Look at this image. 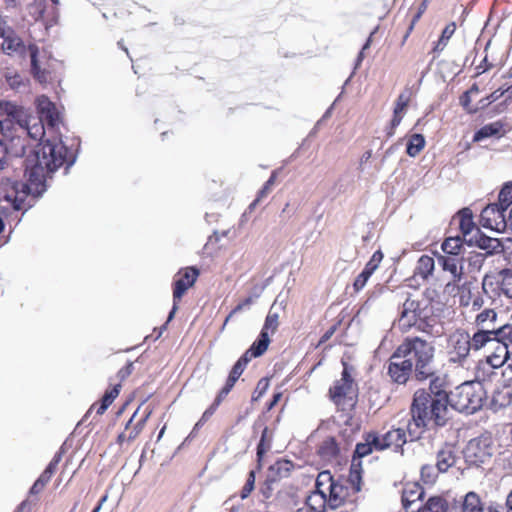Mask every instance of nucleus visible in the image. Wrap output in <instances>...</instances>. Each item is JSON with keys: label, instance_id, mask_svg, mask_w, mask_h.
<instances>
[{"label": "nucleus", "instance_id": "24", "mask_svg": "<svg viewBox=\"0 0 512 512\" xmlns=\"http://www.w3.org/2000/svg\"><path fill=\"white\" fill-rule=\"evenodd\" d=\"M382 259H383V253L380 250H377L373 253L371 259L365 265L364 269L356 277V279L353 283V287H354L355 291L358 292L365 287L368 279L371 277L373 272L378 268Z\"/></svg>", "mask_w": 512, "mask_h": 512}, {"label": "nucleus", "instance_id": "4", "mask_svg": "<svg viewBox=\"0 0 512 512\" xmlns=\"http://www.w3.org/2000/svg\"><path fill=\"white\" fill-rule=\"evenodd\" d=\"M403 358L411 362L414 369V379L418 382L427 381L433 376L437 367L435 359V347L432 342L420 337H407L398 346Z\"/></svg>", "mask_w": 512, "mask_h": 512}, {"label": "nucleus", "instance_id": "2", "mask_svg": "<svg viewBox=\"0 0 512 512\" xmlns=\"http://www.w3.org/2000/svg\"><path fill=\"white\" fill-rule=\"evenodd\" d=\"M46 129V125L38 117L24 116L21 108L17 110L15 116H10L9 118H3L0 120V132L2 136L6 140L16 141L13 150L16 155H24L27 146L26 138L29 137L35 141H41L31 156L35 155L43 144L50 142L64 145L68 152H72L75 158L77 157V149L74 148V143H72L71 146H68L61 139H48L46 141H42L46 133Z\"/></svg>", "mask_w": 512, "mask_h": 512}, {"label": "nucleus", "instance_id": "25", "mask_svg": "<svg viewBox=\"0 0 512 512\" xmlns=\"http://www.w3.org/2000/svg\"><path fill=\"white\" fill-rule=\"evenodd\" d=\"M379 446V435L377 433H368L365 437V442L358 443L355 448L353 462L357 458H363L369 455L374 449L380 450Z\"/></svg>", "mask_w": 512, "mask_h": 512}, {"label": "nucleus", "instance_id": "28", "mask_svg": "<svg viewBox=\"0 0 512 512\" xmlns=\"http://www.w3.org/2000/svg\"><path fill=\"white\" fill-rule=\"evenodd\" d=\"M309 512L330 511L326 502V490L315 489L306 499Z\"/></svg>", "mask_w": 512, "mask_h": 512}, {"label": "nucleus", "instance_id": "34", "mask_svg": "<svg viewBox=\"0 0 512 512\" xmlns=\"http://www.w3.org/2000/svg\"><path fill=\"white\" fill-rule=\"evenodd\" d=\"M498 289L507 298H512V270L503 269L499 273Z\"/></svg>", "mask_w": 512, "mask_h": 512}, {"label": "nucleus", "instance_id": "31", "mask_svg": "<svg viewBox=\"0 0 512 512\" xmlns=\"http://www.w3.org/2000/svg\"><path fill=\"white\" fill-rule=\"evenodd\" d=\"M15 142L13 140H6L3 137V140H0V170L5 169L10 162L12 157H22L23 155H16L13 150L15 147Z\"/></svg>", "mask_w": 512, "mask_h": 512}, {"label": "nucleus", "instance_id": "14", "mask_svg": "<svg viewBox=\"0 0 512 512\" xmlns=\"http://www.w3.org/2000/svg\"><path fill=\"white\" fill-rule=\"evenodd\" d=\"M461 512H503V507L496 502H483L477 493L471 491L463 499Z\"/></svg>", "mask_w": 512, "mask_h": 512}, {"label": "nucleus", "instance_id": "41", "mask_svg": "<svg viewBox=\"0 0 512 512\" xmlns=\"http://www.w3.org/2000/svg\"><path fill=\"white\" fill-rule=\"evenodd\" d=\"M274 305L270 308V311L268 315L266 316L263 328L261 332H265L267 334L271 333L274 334L278 328L279 325V315L277 312L273 311Z\"/></svg>", "mask_w": 512, "mask_h": 512}, {"label": "nucleus", "instance_id": "60", "mask_svg": "<svg viewBox=\"0 0 512 512\" xmlns=\"http://www.w3.org/2000/svg\"><path fill=\"white\" fill-rule=\"evenodd\" d=\"M426 7H427V1L424 0L422 2V4H421L420 8H419L418 13L414 16V18H413V20H412V22H411V24L409 26L408 32L405 35V38L408 37V34L412 31L415 23L419 20V18L421 17L422 13L425 11Z\"/></svg>", "mask_w": 512, "mask_h": 512}, {"label": "nucleus", "instance_id": "38", "mask_svg": "<svg viewBox=\"0 0 512 512\" xmlns=\"http://www.w3.org/2000/svg\"><path fill=\"white\" fill-rule=\"evenodd\" d=\"M455 30H456V24L454 22H451L448 25H446V27L442 31V34H441L438 42L434 46L433 50L435 52H441L447 45L449 39L455 33Z\"/></svg>", "mask_w": 512, "mask_h": 512}, {"label": "nucleus", "instance_id": "5", "mask_svg": "<svg viewBox=\"0 0 512 512\" xmlns=\"http://www.w3.org/2000/svg\"><path fill=\"white\" fill-rule=\"evenodd\" d=\"M2 51L12 57L24 58L30 57L31 73L40 83L47 81V72L42 70L38 64V47L33 43H26L20 35L13 29L9 28L2 36Z\"/></svg>", "mask_w": 512, "mask_h": 512}, {"label": "nucleus", "instance_id": "42", "mask_svg": "<svg viewBox=\"0 0 512 512\" xmlns=\"http://www.w3.org/2000/svg\"><path fill=\"white\" fill-rule=\"evenodd\" d=\"M499 205L506 211L512 204V184H506L499 193Z\"/></svg>", "mask_w": 512, "mask_h": 512}, {"label": "nucleus", "instance_id": "15", "mask_svg": "<svg viewBox=\"0 0 512 512\" xmlns=\"http://www.w3.org/2000/svg\"><path fill=\"white\" fill-rule=\"evenodd\" d=\"M424 489L418 483H407L402 492V505L406 512H420Z\"/></svg>", "mask_w": 512, "mask_h": 512}, {"label": "nucleus", "instance_id": "27", "mask_svg": "<svg viewBox=\"0 0 512 512\" xmlns=\"http://www.w3.org/2000/svg\"><path fill=\"white\" fill-rule=\"evenodd\" d=\"M495 289L493 287V282L488 280L487 277L483 279L482 282V292L472 293L469 291V295L471 298V307L473 311L480 310L485 305L484 296L491 298L490 292H493Z\"/></svg>", "mask_w": 512, "mask_h": 512}, {"label": "nucleus", "instance_id": "19", "mask_svg": "<svg viewBox=\"0 0 512 512\" xmlns=\"http://www.w3.org/2000/svg\"><path fill=\"white\" fill-rule=\"evenodd\" d=\"M199 271L194 267H188L184 269L183 273L174 280L173 300L178 301L185 294L187 289L192 286L197 277Z\"/></svg>", "mask_w": 512, "mask_h": 512}, {"label": "nucleus", "instance_id": "35", "mask_svg": "<svg viewBox=\"0 0 512 512\" xmlns=\"http://www.w3.org/2000/svg\"><path fill=\"white\" fill-rule=\"evenodd\" d=\"M463 240L460 236L446 238L441 245L444 255H461Z\"/></svg>", "mask_w": 512, "mask_h": 512}, {"label": "nucleus", "instance_id": "6", "mask_svg": "<svg viewBox=\"0 0 512 512\" xmlns=\"http://www.w3.org/2000/svg\"><path fill=\"white\" fill-rule=\"evenodd\" d=\"M486 399V391L479 381L464 382L450 392L449 405L465 414L480 410Z\"/></svg>", "mask_w": 512, "mask_h": 512}, {"label": "nucleus", "instance_id": "37", "mask_svg": "<svg viewBox=\"0 0 512 512\" xmlns=\"http://www.w3.org/2000/svg\"><path fill=\"white\" fill-rule=\"evenodd\" d=\"M425 146V139L421 134H413L408 143L406 152L409 156L415 157Z\"/></svg>", "mask_w": 512, "mask_h": 512}, {"label": "nucleus", "instance_id": "54", "mask_svg": "<svg viewBox=\"0 0 512 512\" xmlns=\"http://www.w3.org/2000/svg\"><path fill=\"white\" fill-rule=\"evenodd\" d=\"M470 103H471L470 92H464L463 95L460 97V104L463 106V108L468 113H475L478 110V108H472L470 106Z\"/></svg>", "mask_w": 512, "mask_h": 512}, {"label": "nucleus", "instance_id": "62", "mask_svg": "<svg viewBox=\"0 0 512 512\" xmlns=\"http://www.w3.org/2000/svg\"><path fill=\"white\" fill-rule=\"evenodd\" d=\"M370 36H372V34ZM370 43H371V37H369L367 39V41L365 42V44L362 47V50L359 52V55L356 60V68L361 64V62L364 58V51L370 47Z\"/></svg>", "mask_w": 512, "mask_h": 512}, {"label": "nucleus", "instance_id": "63", "mask_svg": "<svg viewBox=\"0 0 512 512\" xmlns=\"http://www.w3.org/2000/svg\"><path fill=\"white\" fill-rule=\"evenodd\" d=\"M245 368L242 367V364L240 363H235L230 371V374L239 378L242 373L244 372Z\"/></svg>", "mask_w": 512, "mask_h": 512}, {"label": "nucleus", "instance_id": "57", "mask_svg": "<svg viewBox=\"0 0 512 512\" xmlns=\"http://www.w3.org/2000/svg\"><path fill=\"white\" fill-rule=\"evenodd\" d=\"M289 466V461L277 462L274 466L271 467V471H276L277 473H281L283 471L284 474L282 476H287L290 470Z\"/></svg>", "mask_w": 512, "mask_h": 512}, {"label": "nucleus", "instance_id": "52", "mask_svg": "<svg viewBox=\"0 0 512 512\" xmlns=\"http://www.w3.org/2000/svg\"><path fill=\"white\" fill-rule=\"evenodd\" d=\"M408 102H409V96L405 93L400 94L397 98V101H396V104L394 107V112L404 113V111L408 105Z\"/></svg>", "mask_w": 512, "mask_h": 512}, {"label": "nucleus", "instance_id": "10", "mask_svg": "<svg viewBox=\"0 0 512 512\" xmlns=\"http://www.w3.org/2000/svg\"><path fill=\"white\" fill-rule=\"evenodd\" d=\"M387 373L391 380L397 384H406L410 378L414 379V369L407 358H403L400 348L397 347L387 363Z\"/></svg>", "mask_w": 512, "mask_h": 512}, {"label": "nucleus", "instance_id": "45", "mask_svg": "<svg viewBox=\"0 0 512 512\" xmlns=\"http://www.w3.org/2000/svg\"><path fill=\"white\" fill-rule=\"evenodd\" d=\"M19 107L14 103L0 99V116L5 115L4 118L15 116Z\"/></svg>", "mask_w": 512, "mask_h": 512}, {"label": "nucleus", "instance_id": "12", "mask_svg": "<svg viewBox=\"0 0 512 512\" xmlns=\"http://www.w3.org/2000/svg\"><path fill=\"white\" fill-rule=\"evenodd\" d=\"M427 380H429V388L427 391L431 394V398L436 400L437 410H439V406L442 405V402L449 405L450 394L447 392L448 382L446 375L440 374L436 367L433 371V376L428 377Z\"/></svg>", "mask_w": 512, "mask_h": 512}, {"label": "nucleus", "instance_id": "30", "mask_svg": "<svg viewBox=\"0 0 512 512\" xmlns=\"http://www.w3.org/2000/svg\"><path fill=\"white\" fill-rule=\"evenodd\" d=\"M459 227L463 235V239L466 243L467 239L476 232V229H479L474 224L472 213L469 211V209H464L461 211Z\"/></svg>", "mask_w": 512, "mask_h": 512}, {"label": "nucleus", "instance_id": "43", "mask_svg": "<svg viewBox=\"0 0 512 512\" xmlns=\"http://www.w3.org/2000/svg\"><path fill=\"white\" fill-rule=\"evenodd\" d=\"M331 483H338L335 481L329 471H322L318 474L316 479V489L326 490Z\"/></svg>", "mask_w": 512, "mask_h": 512}, {"label": "nucleus", "instance_id": "39", "mask_svg": "<svg viewBox=\"0 0 512 512\" xmlns=\"http://www.w3.org/2000/svg\"><path fill=\"white\" fill-rule=\"evenodd\" d=\"M269 343V334L265 332H260L258 339L253 342V344L250 347V350L254 352V355H257L259 357L267 350Z\"/></svg>", "mask_w": 512, "mask_h": 512}, {"label": "nucleus", "instance_id": "46", "mask_svg": "<svg viewBox=\"0 0 512 512\" xmlns=\"http://www.w3.org/2000/svg\"><path fill=\"white\" fill-rule=\"evenodd\" d=\"M277 483V479L274 476H268L260 488V492L265 499H269L272 496L274 485Z\"/></svg>", "mask_w": 512, "mask_h": 512}, {"label": "nucleus", "instance_id": "1", "mask_svg": "<svg viewBox=\"0 0 512 512\" xmlns=\"http://www.w3.org/2000/svg\"><path fill=\"white\" fill-rule=\"evenodd\" d=\"M75 163V156L64 145L45 143L33 156L25 160L26 181L6 179L0 187V202L4 201L13 210H27L32 203L26 202L28 196L38 198L46 190V177L58 168L66 165L68 170Z\"/></svg>", "mask_w": 512, "mask_h": 512}, {"label": "nucleus", "instance_id": "9", "mask_svg": "<svg viewBox=\"0 0 512 512\" xmlns=\"http://www.w3.org/2000/svg\"><path fill=\"white\" fill-rule=\"evenodd\" d=\"M449 361L456 364H463L470 353L471 338L467 331L458 329L451 333L447 341Z\"/></svg>", "mask_w": 512, "mask_h": 512}, {"label": "nucleus", "instance_id": "59", "mask_svg": "<svg viewBox=\"0 0 512 512\" xmlns=\"http://www.w3.org/2000/svg\"><path fill=\"white\" fill-rule=\"evenodd\" d=\"M133 369H134L133 363L132 362L127 363V365L125 367L121 368L118 371V373H117L118 378L121 381L125 380L129 375L132 374Z\"/></svg>", "mask_w": 512, "mask_h": 512}, {"label": "nucleus", "instance_id": "32", "mask_svg": "<svg viewBox=\"0 0 512 512\" xmlns=\"http://www.w3.org/2000/svg\"><path fill=\"white\" fill-rule=\"evenodd\" d=\"M503 128V124L500 121L486 124L477 130L473 136L474 142H480L486 138L499 135Z\"/></svg>", "mask_w": 512, "mask_h": 512}, {"label": "nucleus", "instance_id": "58", "mask_svg": "<svg viewBox=\"0 0 512 512\" xmlns=\"http://www.w3.org/2000/svg\"><path fill=\"white\" fill-rule=\"evenodd\" d=\"M459 282L451 277V280L445 284L444 292L448 294H456L459 291Z\"/></svg>", "mask_w": 512, "mask_h": 512}, {"label": "nucleus", "instance_id": "56", "mask_svg": "<svg viewBox=\"0 0 512 512\" xmlns=\"http://www.w3.org/2000/svg\"><path fill=\"white\" fill-rule=\"evenodd\" d=\"M254 299L252 297H247L246 299H244L242 302H240L230 313V315L228 316V318L226 319V321L233 315V314H236L240 311H242L243 309L245 308H248L252 303H253Z\"/></svg>", "mask_w": 512, "mask_h": 512}, {"label": "nucleus", "instance_id": "8", "mask_svg": "<svg viewBox=\"0 0 512 512\" xmlns=\"http://www.w3.org/2000/svg\"><path fill=\"white\" fill-rule=\"evenodd\" d=\"M463 453L467 463L480 466L491 459L494 446L490 437L482 436L471 439Z\"/></svg>", "mask_w": 512, "mask_h": 512}, {"label": "nucleus", "instance_id": "64", "mask_svg": "<svg viewBox=\"0 0 512 512\" xmlns=\"http://www.w3.org/2000/svg\"><path fill=\"white\" fill-rule=\"evenodd\" d=\"M505 509H506V512H512V489L506 496Z\"/></svg>", "mask_w": 512, "mask_h": 512}, {"label": "nucleus", "instance_id": "47", "mask_svg": "<svg viewBox=\"0 0 512 512\" xmlns=\"http://www.w3.org/2000/svg\"><path fill=\"white\" fill-rule=\"evenodd\" d=\"M255 486V472L252 470L249 472L245 485L243 486L240 497L246 499L253 491Z\"/></svg>", "mask_w": 512, "mask_h": 512}, {"label": "nucleus", "instance_id": "18", "mask_svg": "<svg viewBox=\"0 0 512 512\" xmlns=\"http://www.w3.org/2000/svg\"><path fill=\"white\" fill-rule=\"evenodd\" d=\"M506 210L498 203L489 204L481 212V223L486 228L498 227L500 224L505 223Z\"/></svg>", "mask_w": 512, "mask_h": 512}, {"label": "nucleus", "instance_id": "26", "mask_svg": "<svg viewBox=\"0 0 512 512\" xmlns=\"http://www.w3.org/2000/svg\"><path fill=\"white\" fill-rule=\"evenodd\" d=\"M434 268V258L428 255H422L417 261L413 278L426 281L429 279L430 276L433 275Z\"/></svg>", "mask_w": 512, "mask_h": 512}, {"label": "nucleus", "instance_id": "29", "mask_svg": "<svg viewBox=\"0 0 512 512\" xmlns=\"http://www.w3.org/2000/svg\"><path fill=\"white\" fill-rule=\"evenodd\" d=\"M418 306H419V304L414 300H411L409 298H407L405 300V302L403 303L402 309L400 311V318H399V322L403 326L410 327L411 325H413L416 322V319L418 316L417 315Z\"/></svg>", "mask_w": 512, "mask_h": 512}, {"label": "nucleus", "instance_id": "3", "mask_svg": "<svg viewBox=\"0 0 512 512\" xmlns=\"http://www.w3.org/2000/svg\"><path fill=\"white\" fill-rule=\"evenodd\" d=\"M411 419L407 423V432L411 441L417 440L426 429L444 426L448 420V404L443 403L436 408V400L426 389L415 391L410 408Z\"/></svg>", "mask_w": 512, "mask_h": 512}, {"label": "nucleus", "instance_id": "20", "mask_svg": "<svg viewBox=\"0 0 512 512\" xmlns=\"http://www.w3.org/2000/svg\"><path fill=\"white\" fill-rule=\"evenodd\" d=\"M407 442L406 432L401 428L389 430L383 435H379V448L384 450L393 448L396 452H403L402 447Z\"/></svg>", "mask_w": 512, "mask_h": 512}, {"label": "nucleus", "instance_id": "53", "mask_svg": "<svg viewBox=\"0 0 512 512\" xmlns=\"http://www.w3.org/2000/svg\"><path fill=\"white\" fill-rule=\"evenodd\" d=\"M6 80L8 85L15 90L24 85L23 78L19 74L7 75Z\"/></svg>", "mask_w": 512, "mask_h": 512}, {"label": "nucleus", "instance_id": "23", "mask_svg": "<svg viewBox=\"0 0 512 512\" xmlns=\"http://www.w3.org/2000/svg\"><path fill=\"white\" fill-rule=\"evenodd\" d=\"M467 244L472 246L475 245L482 250H485L487 254H493L501 251L500 241L496 238H492L483 234L480 229H476V232L467 239Z\"/></svg>", "mask_w": 512, "mask_h": 512}, {"label": "nucleus", "instance_id": "40", "mask_svg": "<svg viewBox=\"0 0 512 512\" xmlns=\"http://www.w3.org/2000/svg\"><path fill=\"white\" fill-rule=\"evenodd\" d=\"M319 454L324 458H332L338 454L337 443L334 438H327L319 447Z\"/></svg>", "mask_w": 512, "mask_h": 512}, {"label": "nucleus", "instance_id": "21", "mask_svg": "<svg viewBox=\"0 0 512 512\" xmlns=\"http://www.w3.org/2000/svg\"><path fill=\"white\" fill-rule=\"evenodd\" d=\"M437 260L442 269L445 272H449L454 280H462L464 261L462 255H438Z\"/></svg>", "mask_w": 512, "mask_h": 512}, {"label": "nucleus", "instance_id": "13", "mask_svg": "<svg viewBox=\"0 0 512 512\" xmlns=\"http://www.w3.org/2000/svg\"><path fill=\"white\" fill-rule=\"evenodd\" d=\"M37 110L39 119L46 125L48 130H54L60 123V113L55 104L48 97L40 96L37 98Z\"/></svg>", "mask_w": 512, "mask_h": 512}, {"label": "nucleus", "instance_id": "51", "mask_svg": "<svg viewBox=\"0 0 512 512\" xmlns=\"http://www.w3.org/2000/svg\"><path fill=\"white\" fill-rule=\"evenodd\" d=\"M402 118H403V113H399V112H394L393 111V118L391 120L390 127L387 129V136L388 137H391V136L394 135L395 129L401 123Z\"/></svg>", "mask_w": 512, "mask_h": 512}, {"label": "nucleus", "instance_id": "49", "mask_svg": "<svg viewBox=\"0 0 512 512\" xmlns=\"http://www.w3.org/2000/svg\"><path fill=\"white\" fill-rule=\"evenodd\" d=\"M268 386L269 382L267 378L260 379L252 396V400L257 401L266 392Z\"/></svg>", "mask_w": 512, "mask_h": 512}, {"label": "nucleus", "instance_id": "7", "mask_svg": "<svg viewBox=\"0 0 512 512\" xmlns=\"http://www.w3.org/2000/svg\"><path fill=\"white\" fill-rule=\"evenodd\" d=\"M341 379L330 388V396L336 405H354L356 398V385L350 375L348 365L343 362Z\"/></svg>", "mask_w": 512, "mask_h": 512}, {"label": "nucleus", "instance_id": "22", "mask_svg": "<svg viewBox=\"0 0 512 512\" xmlns=\"http://www.w3.org/2000/svg\"><path fill=\"white\" fill-rule=\"evenodd\" d=\"M348 488L342 483H331L326 489V502L330 511H334L345 504Z\"/></svg>", "mask_w": 512, "mask_h": 512}, {"label": "nucleus", "instance_id": "50", "mask_svg": "<svg viewBox=\"0 0 512 512\" xmlns=\"http://www.w3.org/2000/svg\"><path fill=\"white\" fill-rule=\"evenodd\" d=\"M421 478L426 483H433L436 478V474L434 473V467L431 465H425L421 469Z\"/></svg>", "mask_w": 512, "mask_h": 512}, {"label": "nucleus", "instance_id": "36", "mask_svg": "<svg viewBox=\"0 0 512 512\" xmlns=\"http://www.w3.org/2000/svg\"><path fill=\"white\" fill-rule=\"evenodd\" d=\"M448 504L440 496L430 497L425 505H422L420 512H447Z\"/></svg>", "mask_w": 512, "mask_h": 512}, {"label": "nucleus", "instance_id": "17", "mask_svg": "<svg viewBox=\"0 0 512 512\" xmlns=\"http://www.w3.org/2000/svg\"><path fill=\"white\" fill-rule=\"evenodd\" d=\"M459 459L457 448L446 443L436 453V468L441 473L447 472Z\"/></svg>", "mask_w": 512, "mask_h": 512}, {"label": "nucleus", "instance_id": "33", "mask_svg": "<svg viewBox=\"0 0 512 512\" xmlns=\"http://www.w3.org/2000/svg\"><path fill=\"white\" fill-rule=\"evenodd\" d=\"M496 320L497 313L493 309H484L476 316L475 324L480 329L497 328L495 326Z\"/></svg>", "mask_w": 512, "mask_h": 512}, {"label": "nucleus", "instance_id": "48", "mask_svg": "<svg viewBox=\"0 0 512 512\" xmlns=\"http://www.w3.org/2000/svg\"><path fill=\"white\" fill-rule=\"evenodd\" d=\"M120 387H121L120 384H116L111 390L106 391L104 396L101 399V402L110 406L112 404V402L115 400V398L119 395Z\"/></svg>", "mask_w": 512, "mask_h": 512}, {"label": "nucleus", "instance_id": "16", "mask_svg": "<svg viewBox=\"0 0 512 512\" xmlns=\"http://www.w3.org/2000/svg\"><path fill=\"white\" fill-rule=\"evenodd\" d=\"M509 339H499L490 347L491 353L487 356V363L493 368H500L504 364L509 365L510 352Z\"/></svg>", "mask_w": 512, "mask_h": 512}, {"label": "nucleus", "instance_id": "11", "mask_svg": "<svg viewBox=\"0 0 512 512\" xmlns=\"http://www.w3.org/2000/svg\"><path fill=\"white\" fill-rule=\"evenodd\" d=\"M470 338L471 348L475 351H478L486 346L491 347L496 342V340L508 339L505 324L499 326L498 328H478V330L472 336H470Z\"/></svg>", "mask_w": 512, "mask_h": 512}, {"label": "nucleus", "instance_id": "44", "mask_svg": "<svg viewBox=\"0 0 512 512\" xmlns=\"http://www.w3.org/2000/svg\"><path fill=\"white\" fill-rule=\"evenodd\" d=\"M276 179V172H273L269 179L264 184L263 188L259 191L257 198L253 203H251L250 208L254 207L257 202H259L262 198L266 197L267 194L271 191V187L274 185Z\"/></svg>", "mask_w": 512, "mask_h": 512}, {"label": "nucleus", "instance_id": "55", "mask_svg": "<svg viewBox=\"0 0 512 512\" xmlns=\"http://www.w3.org/2000/svg\"><path fill=\"white\" fill-rule=\"evenodd\" d=\"M148 417V415L143 418L142 420H140L134 427L133 429L131 430V432L129 433L128 437H127V440L128 441H133L138 435L139 433L141 432V430L143 429V426H144V423L146 421V418Z\"/></svg>", "mask_w": 512, "mask_h": 512}, {"label": "nucleus", "instance_id": "61", "mask_svg": "<svg viewBox=\"0 0 512 512\" xmlns=\"http://www.w3.org/2000/svg\"><path fill=\"white\" fill-rule=\"evenodd\" d=\"M505 93H506V91L498 89V90H495L494 92H492L489 96L485 97L484 100H487V103H492V102L497 101Z\"/></svg>", "mask_w": 512, "mask_h": 512}]
</instances>
